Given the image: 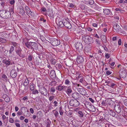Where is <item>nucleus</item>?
Instances as JSON below:
<instances>
[{"label":"nucleus","mask_w":127,"mask_h":127,"mask_svg":"<svg viewBox=\"0 0 127 127\" xmlns=\"http://www.w3.org/2000/svg\"><path fill=\"white\" fill-rule=\"evenodd\" d=\"M11 15V13L8 10L3 9L0 10V16L3 18H9Z\"/></svg>","instance_id":"obj_1"},{"label":"nucleus","mask_w":127,"mask_h":127,"mask_svg":"<svg viewBox=\"0 0 127 127\" xmlns=\"http://www.w3.org/2000/svg\"><path fill=\"white\" fill-rule=\"evenodd\" d=\"M82 37L84 42L88 44H91L94 42L93 39L89 35H84L82 36Z\"/></svg>","instance_id":"obj_2"},{"label":"nucleus","mask_w":127,"mask_h":127,"mask_svg":"<svg viewBox=\"0 0 127 127\" xmlns=\"http://www.w3.org/2000/svg\"><path fill=\"white\" fill-rule=\"evenodd\" d=\"M69 104L71 106L77 107L79 105V102L76 99H71L69 102Z\"/></svg>","instance_id":"obj_3"},{"label":"nucleus","mask_w":127,"mask_h":127,"mask_svg":"<svg viewBox=\"0 0 127 127\" xmlns=\"http://www.w3.org/2000/svg\"><path fill=\"white\" fill-rule=\"evenodd\" d=\"M39 91L41 94L43 95L46 96L47 95L48 91L47 89L44 87H39Z\"/></svg>","instance_id":"obj_4"},{"label":"nucleus","mask_w":127,"mask_h":127,"mask_svg":"<svg viewBox=\"0 0 127 127\" xmlns=\"http://www.w3.org/2000/svg\"><path fill=\"white\" fill-rule=\"evenodd\" d=\"M16 52V54L20 57L24 58L25 57V55L22 54L21 53L22 50L19 47L18 48L16 47L15 49Z\"/></svg>","instance_id":"obj_5"},{"label":"nucleus","mask_w":127,"mask_h":127,"mask_svg":"<svg viewBox=\"0 0 127 127\" xmlns=\"http://www.w3.org/2000/svg\"><path fill=\"white\" fill-rule=\"evenodd\" d=\"M51 44L54 46H57L60 44V41L57 39L53 38L51 40Z\"/></svg>","instance_id":"obj_6"},{"label":"nucleus","mask_w":127,"mask_h":127,"mask_svg":"<svg viewBox=\"0 0 127 127\" xmlns=\"http://www.w3.org/2000/svg\"><path fill=\"white\" fill-rule=\"evenodd\" d=\"M63 22L64 23V26L66 28L70 29L72 28V26L69 22L66 19L63 20Z\"/></svg>","instance_id":"obj_7"},{"label":"nucleus","mask_w":127,"mask_h":127,"mask_svg":"<svg viewBox=\"0 0 127 127\" xmlns=\"http://www.w3.org/2000/svg\"><path fill=\"white\" fill-rule=\"evenodd\" d=\"M75 46L77 51L79 52L81 51L83 49L82 44L80 42H77L75 45Z\"/></svg>","instance_id":"obj_8"},{"label":"nucleus","mask_w":127,"mask_h":127,"mask_svg":"<svg viewBox=\"0 0 127 127\" xmlns=\"http://www.w3.org/2000/svg\"><path fill=\"white\" fill-rule=\"evenodd\" d=\"M75 88H76L77 91L82 95H85L86 94V92L84 89L78 87H75Z\"/></svg>","instance_id":"obj_9"},{"label":"nucleus","mask_w":127,"mask_h":127,"mask_svg":"<svg viewBox=\"0 0 127 127\" xmlns=\"http://www.w3.org/2000/svg\"><path fill=\"white\" fill-rule=\"evenodd\" d=\"M67 88V86H62L61 84H60L58 86L56 87V88L59 91H64Z\"/></svg>","instance_id":"obj_10"},{"label":"nucleus","mask_w":127,"mask_h":127,"mask_svg":"<svg viewBox=\"0 0 127 127\" xmlns=\"http://www.w3.org/2000/svg\"><path fill=\"white\" fill-rule=\"evenodd\" d=\"M17 73L16 70L15 69H13L10 72V76L13 78H15L17 76Z\"/></svg>","instance_id":"obj_11"},{"label":"nucleus","mask_w":127,"mask_h":127,"mask_svg":"<svg viewBox=\"0 0 127 127\" xmlns=\"http://www.w3.org/2000/svg\"><path fill=\"white\" fill-rule=\"evenodd\" d=\"M3 63L8 66L10 65H12L15 64L14 62L11 61L10 60V59L8 60H5Z\"/></svg>","instance_id":"obj_12"},{"label":"nucleus","mask_w":127,"mask_h":127,"mask_svg":"<svg viewBox=\"0 0 127 127\" xmlns=\"http://www.w3.org/2000/svg\"><path fill=\"white\" fill-rule=\"evenodd\" d=\"M83 58L82 56H79L77 57L76 61L77 62L78 64L82 63L84 61Z\"/></svg>","instance_id":"obj_13"},{"label":"nucleus","mask_w":127,"mask_h":127,"mask_svg":"<svg viewBox=\"0 0 127 127\" xmlns=\"http://www.w3.org/2000/svg\"><path fill=\"white\" fill-rule=\"evenodd\" d=\"M113 28L116 32H119L121 31V28L116 23L113 26Z\"/></svg>","instance_id":"obj_14"},{"label":"nucleus","mask_w":127,"mask_h":127,"mask_svg":"<svg viewBox=\"0 0 127 127\" xmlns=\"http://www.w3.org/2000/svg\"><path fill=\"white\" fill-rule=\"evenodd\" d=\"M25 9L28 14H30L31 16H33L34 15L33 12H32L30 8L27 6H26Z\"/></svg>","instance_id":"obj_15"},{"label":"nucleus","mask_w":127,"mask_h":127,"mask_svg":"<svg viewBox=\"0 0 127 127\" xmlns=\"http://www.w3.org/2000/svg\"><path fill=\"white\" fill-rule=\"evenodd\" d=\"M72 97L74 99H75L79 100V94L77 93H74L72 94Z\"/></svg>","instance_id":"obj_16"},{"label":"nucleus","mask_w":127,"mask_h":127,"mask_svg":"<svg viewBox=\"0 0 127 127\" xmlns=\"http://www.w3.org/2000/svg\"><path fill=\"white\" fill-rule=\"evenodd\" d=\"M24 43L25 44L27 48L29 49H31L32 46V45L33 42H25Z\"/></svg>","instance_id":"obj_17"},{"label":"nucleus","mask_w":127,"mask_h":127,"mask_svg":"<svg viewBox=\"0 0 127 127\" xmlns=\"http://www.w3.org/2000/svg\"><path fill=\"white\" fill-rule=\"evenodd\" d=\"M66 90L65 91L66 93L67 94V95L69 96L72 92V91L71 89L69 87H67L66 88Z\"/></svg>","instance_id":"obj_18"},{"label":"nucleus","mask_w":127,"mask_h":127,"mask_svg":"<svg viewBox=\"0 0 127 127\" xmlns=\"http://www.w3.org/2000/svg\"><path fill=\"white\" fill-rule=\"evenodd\" d=\"M114 109L115 111L118 113H120L121 111V109L120 106L119 105L115 106Z\"/></svg>","instance_id":"obj_19"},{"label":"nucleus","mask_w":127,"mask_h":127,"mask_svg":"<svg viewBox=\"0 0 127 127\" xmlns=\"http://www.w3.org/2000/svg\"><path fill=\"white\" fill-rule=\"evenodd\" d=\"M31 49H33L34 51V50H37L38 49V45L36 43L33 42Z\"/></svg>","instance_id":"obj_20"},{"label":"nucleus","mask_w":127,"mask_h":127,"mask_svg":"<svg viewBox=\"0 0 127 127\" xmlns=\"http://www.w3.org/2000/svg\"><path fill=\"white\" fill-rule=\"evenodd\" d=\"M120 75L122 77H125L127 75V73L125 70H123L119 73Z\"/></svg>","instance_id":"obj_21"},{"label":"nucleus","mask_w":127,"mask_h":127,"mask_svg":"<svg viewBox=\"0 0 127 127\" xmlns=\"http://www.w3.org/2000/svg\"><path fill=\"white\" fill-rule=\"evenodd\" d=\"M57 25L60 28H62L64 26V23L63 22V21H60L58 23H57Z\"/></svg>","instance_id":"obj_22"},{"label":"nucleus","mask_w":127,"mask_h":127,"mask_svg":"<svg viewBox=\"0 0 127 127\" xmlns=\"http://www.w3.org/2000/svg\"><path fill=\"white\" fill-rule=\"evenodd\" d=\"M51 122L49 118H48L46 120V122L45 125L46 127H50V124Z\"/></svg>","instance_id":"obj_23"},{"label":"nucleus","mask_w":127,"mask_h":127,"mask_svg":"<svg viewBox=\"0 0 127 127\" xmlns=\"http://www.w3.org/2000/svg\"><path fill=\"white\" fill-rule=\"evenodd\" d=\"M94 3L93 0H87L85 2V3L87 4H89L90 5H93Z\"/></svg>","instance_id":"obj_24"},{"label":"nucleus","mask_w":127,"mask_h":127,"mask_svg":"<svg viewBox=\"0 0 127 127\" xmlns=\"http://www.w3.org/2000/svg\"><path fill=\"white\" fill-rule=\"evenodd\" d=\"M103 12L106 15H108L110 13V10L107 9H103Z\"/></svg>","instance_id":"obj_25"},{"label":"nucleus","mask_w":127,"mask_h":127,"mask_svg":"<svg viewBox=\"0 0 127 127\" xmlns=\"http://www.w3.org/2000/svg\"><path fill=\"white\" fill-rule=\"evenodd\" d=\"M91 50V47L89 45L86 46L85 49V51L86 52H90Z\"/></svg>","instance_id":"obj_26"},{"label":"nucleus","mask_w":127,"mask_h":127,"mask_svg":"<svg viewBox=\"0 0 127 127\" xmlns=\"http://www.w3.org/2000/svg\"><path fill=\"white\" fill-rule=\"evenodd\" d=\"M109 114L110 115L112 116L113 117H115L116 115L115 112L113 111L110 110L109 112Z\"/></svg>","instance_id":"obj_27"},{"label":"nucleus","mask_w":127,"mask_h":127,"mask_svg":"<svg viewBox=\"0 0 127 127\" xmlns=\"http://www.w3.org/2000/svg\"><path fill=\"white\" fill-rule=\"evenodd\" d=\"M101 40L103 42L105 43L106 42V37L104 35H102L101 36Z\"/></svg>","instance_id":"obj_28"},{"label":"nucleus","mask_w":127,"mask_h":127,"mask_svg":"<svg viewBox=\"0 0 127 127\" xmlns=\"http://www.w3.org/2000/svg\"><path fill=\"white\" fill-rule=\"evenodd\" d=\"M48 15L49 17L52 18H54V15L52 11H50L49 12Z\"/></svg>","instance_id":"obj_29"},{"label":"nucleus","mask_w":127,"mask_h":127,"mask_svg":"<svg viewBox=\"0 0 127 127\" xmlns=\"http://www.w3.org/2000/svg\"><path fill=\"white\" fill-rule=\"evenodd\" d=\"M11 43L12 45L15 47V48H16V47L18 48L19 47L20 45L19 44L13 42H12Z\"/></svg>","instance_id":"obj_30"},{"label":"nucleus","mask_w":127,"mask_h":127,"mask_svg":"<svg viewBox=\"0 0 127 127\" xmlns=\"http://www.w3.org/2000/svg\"><path fill=\"white\" fill-rule=\"evenodd\" d=\"M19 12L20 14H23L24 13V11L23 8L22 7L19 8Z\"/></svg>","instance_id":"obj_31"},{"label":"nucleus","mask_w":127,"mask_h":127,"mask_svg":"<svg viewBox=\"0 0 127 127\" xmlns=\"http://www.w3.org/2000/svg\"><path fill=\"white\" fill-rule=\"evenodd\" d=\"M50 76L51 77H54L56 76V73L55 71L54 70L51 71L50 73Z\"/></svg>","instance_id":"obj_32"},{"label":"nucleus","mask_w":127,"mask_h":127,"mask_svg":"<svg viewBox=\"0 0 127 127\" xmlns=\"http://www.w3.org/2000/svg\"><path fill=\"white\" fill-rule=\"evenodd\" d=\"M53 112L54 113L55 117L56 118L59 115V113L58 112L56 111L55 110H53Z\"/></svg>","instance_id":"obj_33"},{"label":"nucleus","mask_w":127,"mask_h":127,"mask_svg":"<svg viewBox=\"0 0 127 127\" xmlns=\"http://www.w3.org/2000/svg\"><path fill=\"white\" fill-rule=\"evenodd\" d=\"M14 7L13 6H11L10 7L9 9V12H10L11 14V13L12 14H13L14 13Z\"/></svg>","instance_id":"obj_34"},{"label":"nucleus","mask_w":127,"mask_h":127,"mask_svg":"<svg viewBox=\"0 0 127 127\" xmlns=\"http://www.w3.org/2000/svg\"><path fill=\"white\" fill-rule=\"evenodd\" d=\"M51 64H55L56 63V61L53 58H52L50 59Z\"/></svg>","instance_id":"obj_35"},{"label":"nucleus","mask_w":127,"mask_h":127,"mask_svg":"<svg viewBox=\"0 0 127 127\" xmlns=\"http://www.w3.org/2000/svg\"><path fill=\"white\" fill-rule=\"evenodd\" d=\"M30 88L31 91L33 90H34V86L33 83L30 84Z\"/></svg>","instance_id":"obj_36"},{"label":"nucleus","mask_w":127,"mask_h":127,"mask_svg":"<svg viewBox=\"0 0 127 127\" xmlns=\"http://www.w3.org/2000/svg\"><path fill=\"white\" fill-rule=\"evenodd\" d=\"M89 108L90 109V110L92 112H95V110L94 107L93 105L90 106Z\"/></svg>","instance_id":"obj_37"},{"label":"nucleus","mask_w":127,"mask_h":127,"mask_svg":"<svg viewBox=\"0 0 127 127\" xmlns=\"http://www.w3.org/2000/svg\"><path fill=\"white\" fill-rule=\"evenodd\" d=\"M65 83L67 85H69L70 83V80L68 79H66L65 81Z\"/></svg>","instance_id":"obj_38"},{"label":"nucleus","mask_w":127,"mask_h":127,"mask_svg":"<svg viewBox=\"0 0 127 127\" xmlns=\"http://www.w3.org/2000/svg\"><path fill=\"white\" fill-rule=\"evenodd\" d=\"M29 83V79H27L25 80L24 83V85L25 86H26L28 85Z\"/></svg>","instance_id":"obj_39"},{"label":"nucleus","mask_w":127,"mask_h":127,"mask_svg":"<svg viewBox=\"0 0 127 127\" xmlns=\"http://www.w3.org/2000/svg\"><path fill=\"white\" fill-rule=\"evenodd\" d=\"M55 88L54 87H52L50 89V92H52V94H53V93L55 92Z\"/></svg>","instance_id":"obj_40"},{"label":"nucleus","mask_w":127,"mask_h":127,"mask_svg":"<svg viewBox=\"0 0 127 127\" xmlns=\"http://www.w3.org/2000/svg\"><path fill=\"white\" fill-rule=\"evenodd\" d=\"M6 42V40L5 39L2 38H0V42L2 43H5Z\"/></svg>","instance_id":"obj_41"},{"label":"nucleus","mask_w":127,"mask_h":127,"mask_svg":"<svg viewBox=\"0 0 127 127\" xmlns=\"http://www.w3.org/2000/svg\"><path fill=\"white\" fill-rule=\"evenodd\" d=\"M42 115V112L41 111H38L37 114V117L40 118Z\"/></svg>","instance_id":"obj_42"},{"label":"nucleus","mask_w":127,"mask_h":127,"mask_svg":"<svg viewBox=\"0 0 127 127\" xmlns=\"http://www.w3.org/2000/svg\"><path fill=\"white\" fill-rule=\"evenodd\" d=\"M78 113L79 114V116L80 117H83L84 114L83 112L81 111H79L78 112Z\"/></svg>","instance_id":"obj_43"},{"label":"nucleus","mask_w":127,"mask_h":127,"mask_svg":"<svg viewBox=\"0 0 127 127\" xmlns=\"http://www.w3.org/2000/svg\"><path fill=\"white\" fill-rule=\"evenodd\" d=\"M66 114L67 116H68L69 117H72V111H71L69 112L68 113L67 112V113Z\"/></svg>","instance_id":"obj_44"},{"label":"nucleus","mask_w":127,"mask_h":127,"mask_svg":"<svg viewBox=\"0 0 127 127\" xmlns=\"http://www.w3.org/2000/svg\"><path fill=\"white\" fill-rule=\"evenodd\" d=\"M4 100L6 102H8L9 101L10 99L9 97L7 96L5 97L4 98Z\"/></svg>","instance_id":"obj_45"},{"label":"nucleus","mask_w":127,"mask_h":127,"mask_svg":"<svg viewBox=\"0 0 127 127\" xmlns=\"http://www.w3.org/2000/svg\"><path fill=\"white\" fill-rule=\"evenodd\" d=\"M14 50V47L13 46H11L9 50V53H11Z\"/></svg>","instance_id":"obj_46"},{"label":"nucleus","mask_w":127,"mask_h":127,"mask_svg":"<svg viewBox=\"0 0 127 127\" xmlns=\"http://www.w3.org/2000/svg\"><path fill=\"white\" fill-rule=\"evenodd\" d=\"M50 83L51 84H52L51 86H52V85L55 86L56 85L57 82L55 80H54V81H52Z\"/></svg>","instance_id":"obj_47"},{"label":"nucleus","mask_w":127,"mask_h":127,"mask_svg":"<svg viewBox=\"0 0 127 127\" xmlns=\"http://www.w3.org/2000/svg\"><path fill=\"white\" fill-rule=\"evenodd\" d=\"M116 85V84L112 83L110 85H108V86L112 88H114Z\"/></svg>","instance_id":"obj_48"},{"label":"nucleus","mask_w":127,"mask_h":127,"mask_svg":"<svg viewBox=\"0 0 127 127\" xmlns=\"http://www.w3.org/2000/svg\"><path fill=\"white\" fill-rule=\"evenodd\" d=\"M33 57L31 55H29L28 56V59L30 61H32L33 59Z\"/></svg>","instance_id":"obj_49"},{"label":"nucleus","mask_w":127,"mask_h":127,"mask_svg":"<svg viewBox=\"0 0 127 127\" xmlns=\"http://www.w3.org/2000/svg\"><path fill=\"white\" fill-rule=\"evenodd\" d=\"M32 94L34 95H35L36 94H38L39 93L38 91L37 90H33L32 92Z\"/></svg>","instance_id":"obj_50"},{"label":"nucleus","mask_w":127,"mask_h":127,"mask_svg":"<svg viewBox=\"0 0 127 127\" xmlns=\"http://www.w3.org/2000/svg\"><path fill=\"white\" fill-rule=\"evenodd\" d=\"M101 104L103 106H106V104L105 101H104V100L102 101L101 102Z\"/></svg>","instance_id":"obj_51"},{"label":"nucleus","mask_w":127,"mask_h":127,"mask_svg":"<svg viewBox=\"0 0 127 127\" xmlns=\"http://www.w3.org/2000/svg\"><path fill=\"white\" fill-rule=\"evenodd\" d=\"M82 30L79 29L77 30L76 32L77 33L82 34Z\"/></svg>","instance_id":"obj_52"},{"label":"nucleus","mask_w":127,"mask_h":127,"mask_svg":"<svg viewBox=\"0 0 127 127\" xmlns=\"http://www.w3.org/2000/svg\"><path fill=\"white\" fill-rule=\"evenodd\" d=\"M85 81L84 78H81L79 80V82L82 83H83V82Z\"/></svg>","instance_id":"obj_53"},{"label":"nucleus","mask_w":127,"mask_h":127,"mask_svg":"<svg viewBox=\"0 0 127 127\" xmlns=\"http://www.w3.org/2000/svg\"><path fill=\"white\" fill-rule=\"evenodd\" d=\"M106 83H107L108 85H110L111 84V83H112V81L111 80H108L106 81Z\"/></svg>","instance_id":"obj_54"},{"label":"nucleus","mask_w":127,"mask_h":127,"mask_svg":"<svg viewBox=\"0 0 127 127\" xmlns=\"http://www.w3.org/2000/svg\"><path fill=\"white\" fill-rule=\"evenodd\" d=\"M55 97L53 95H51L50 96L49 98V100L50 101L52 100Z\"/></svg>","instance_id":"obj_55"},{"label":"nucleus","mask_w":127,"mask_h":127,"mask_svg":"<svg viewBox=\"0 0 127 127\" xmlns=\"http://www.w3.org/2000/svg\"><path fill=\"white\" fill-rule=\"evenodd\" d=\"M124 105L127 107V99H125L124 100Z\"/></svg>","instance_id":"obj_56"},{"label":"nucleus","mask_w":127,"mask_h":127,"mask_svg":"<svg viewBox=\"0 0 127 127\" xmlns=\"http://www.w3.org/2000/svg\"><path fill=\"white\" fill-rule=\"evenodd\" d=\"M9 121L10 123H13L14 122V120L12 118H10Z\"/></svg>","instance_id":"obj_57"},{"label":"nucleus","mask_w":127,"mask_h":127,"mask_svg":"<svg viewBox=\"0 0 127 127\" xmlns=\"http://www.w3.org/2000/svg\"><path fill=\"white\" fill-rule=\"evenodd\" d=\"M110 56L109 54L106 53V54L105 55V57L107 59H108L110 57Z\"/></svg>","instance_id":"obj_58"},{"label":"nucleus","mask_w":127,"mask_h":127,"mask_svg":"<svg viewBox=\"0 0 127 127\" xmlns=\"http://www.w3.org/2000/svg\"><path fill=\"white\" fill-rule=\"evenodd\" d=\"M106 73L107 75H109L111 74L112 72L109 70H108L106 72Z\"/></svg>","instance_id":"obj_59"},{"label":"nucleus","mask_w":127,"mask_h":127,"mask_svg":"<svg viewBox=\"0 0 127 127\" xmlns=\"http://www.w3.org/2000/svg\"><path fill=\"white\" fill-rule=\"evenodd\" d=\"M68 6L69 7L73 8L74 6V5L72 3H69Z\"/></svg>","instance_id":"obj_60"},{"label":"nucleus","mask_w":127,"mask_h":127,"mask_svg":"<svg viewBox=\"0 0 127 127\" xmlns=\"http://www.w3.org/2000/svg\"><path fill=\"white\" fill-rule=\"evenodd\" d=\"M10 3L11 4L14 5L15 3V1L14 0H12L10 1Z\"/></svg>","instance_id":"obj_61"},{"label":"nucleus","mask_w":127,"mask_h":127,"mask_svg":"<svg viewBox=\"0 0 127 127\" xmlns=\"http://www.w3.org/2000/svg\"><path fill=\"white\" fill-rule=\"evenodd\" d=\"M86 30L89 32H91L93 30V29L89 27H88L86 28Z\"/></svg>","instance_id":"obj_62"},{"label":"nucleus","mask_w":127,"mask_h":127,"mask_svg":"<svg viewBox=\"0 0 127 127\" xmlns=\"http://www.w3.org/2000/svg\"><path fill=\"white\" fill-rule=\"evenodd\" d=\"M82 76V75L81 74H79V75H78L76 77V79L78 80Z\"/></svg>","instance_id":"obj_63"},{"label":"nucleus","mask_w":127,"mask_h":127,"mask_svg":"<svg viewBox=\"0 0 127 127\" xmlns=\"http://www.w3.org/2000/svg\"><path fill=\"white\" fill-rule=\"evenodd\" d=\"M60 114L61 115H63V112L62 111V110L61 109H60L59 111Z\"/></svg>","instance_id":"obj_64"}]
</instances>
